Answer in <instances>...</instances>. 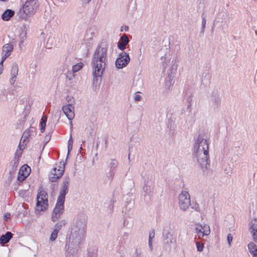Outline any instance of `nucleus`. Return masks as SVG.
I'll list each match as a JSON object with an SVG mask.
<instances>
[{
  "label": "nucleus",
  "mask_w": 257,
  "mask_h": 257,
  "mask_svg": "<svg viewBox=\"0 0 257 257\" xmlns=\"http://www.w3.org/2000/svg\"><path fill=\"white\" fill-rule=\"evenodd\" d=\"M15 14V12L12 10L8 9L4 12L2 15V18L3 20L9 21Z\"/></svg>",
  "instance_id": "22"
},
{
  "label": "nucleus",
  "mask_w": 257,
  "mask_h": 257,
  "mask_svg": "<svg viewBox=\"0 0 257 257\" xmlns=\"http://www.w3.org/2000/svg\"><path fill=\"white\" fill-rule=\"evenodd\" d=\"M196 226L195 230L199 238L210 234V230L209 225L204 224L202 226L201 224H197Z\"/></svg>",
  "instance_id": "14"
},
{
  "label": "nucleus",
  "mask_w": 257,
  "mask_h": 257,
  "mask_svg": "<svg viewBox=\"0 0 257 257\" xmlns=\"http://www.w3.org/2000/svg\"><path fill=\"white\" fill-rule=\"evenodd\" d=\"M80 150H81V149H82V147H80Z\"/></svg>",
  "instance_id": "54"
},
{
  "label": "nucleus",
  "mask_w": 257,
  "mask_h": 257,
  "mask_svg": "<svg viewBox=\"0 0 257 257\" xmlns=\"http://www.w3.org/2000/svg\"><path fill=\"white\" fill-rule=\"evenodd\" d=\"M10 213H6L5 215H4V219L5 220H8V219H9L10 217Z\"/></svg>",
  "instance_id": "43"
},
{
  "label": "nucleus",
  "mask_w": 257,
  "mask_h": 257,
  "mask_svg": "<svg viewBox=\"0 0 257 257\" xmlns=\"http://www.w3.org/2000/svg\"><path fill=\"white\" fill-rule=\"evenodd\" d=\"M62 110L69 120H72L74 118V107L72 104L64 105Z\"/></svg>",
  "instance_id": "15"
},
{
  "label": "nucleus",
  "mask_w": 257,
  "mask_h": 257,
  "mask_svg": "<svg viewBox=\"0 0 257 257\" xmlns=\"http://www.w3.org/2000/svg\"><path fill=\"white\" fill-rule=\"evenodd\" d=\"M85 143V141H82V144H84Z\"/></svg>",
  "instance_id": "52"
},
{
  "label": "nucleus",
  "mask_w": 257,
  "mask_h": 257,
  "mask_svg": "<svg viewBox=\"0 0 257 257\" xmlns=\"http://www.w3.org/2000/svg\"><path fill=\"white\" fill-rule=\"evenodd\" d=\"M193 155L196 158L198 164L203 172L209 168L210 160L209 151L204 152L198 151L197 152H193Z\"/></svg>",
  "instance_id": "4"
},
{
  "label": "nucleus",
  "mask_w": 257,
  "mask_h": 257,
  "mask_svg": "<svg viewBox=\"0 0 257 257\" xmlns=\"http://www.w3.org/2000/svg\"><path fill=\"white\" fill-rule=\"evenodd\" d=\"M128 160H129V161H130V154H128Z\"/></svg>",
  "instance_id": "50"
},
{
  "label": "nucleus",
  "mask_w": 257,
  "mask_h": 257,
  "mask_svg": "<svg viewBox=\"0 0 257 257\" xmlns=\"http://www.w3.org/2000/svg\"><path fill=\"white\" fill-rule=\"evenodd\" d=\"M13 50V46L10 43L5 44L3 49L2 58L3 61H5L10 55Z\"/></svg>",
  "instance_id": "18"
},
{
  "label": "nucleus",
  "mask_w": 257,
  "mask_h": 257,
  "mask_svg": "<svg viewBox=\"0 0 257 257\" xmlns=\"http://www.w3.org/2000/svg\"><path fill=\"white\" fill-rule=\"evenodd\" d=\"M72 146H68V155L69 154V152L72 150Z\"/></svg>",
  "instance_id": "45"
},
{
  "label": "nucleus",
  "mask_w": 257,
  "mask_h": 257,
  "mask_svg": "<svg viewBox=\"0 0 257 257\" xmlns=\"http://www.w3.org/2000/svg\"><path fill=\"white\" fill-rule=\"evenodd\" d=\"M249 230L251 234L253 240L257 242V219L254 218L249 224Z\"/></svg>",
  "instance_id": "16"
},
{
  "label": "nucleus",
  "mask_w": 257,
  "mask_h": 257,
  "mask_svg": "<svg viewBox=\"0 0 257 257\" xmlns=\"http://www.w3.org/2000/svg\"><path fill=\"white\" fill-rule=\"evenodd\" d=\"M202 28H201V33H203L204 32V30L206 27V20L205 17L203 15H202Z\"/></svg>",
  "instance_id": "35"
},
{
  "label": "nucleus",
  "mask_w": 257,
  "mask_h": 257,
  "mask_svg": "<svg viewBox=\"0 0 257 257\" xmlns=\"http://www.w3.org/2000/svg\"><path fill=\"white\" fill-rule=\"evenodd\" d=\"M48 207V194L45 190L40 191L37 196L35 212L37 214L45 211Z\"/></svg>",
  "instance_id": "5"
},
{
  "label": "nucleus",
  "mask_w": 257,
  "mask_h": 257,
  "mask_svg": "<svg viewBox=\"0 0 257 257\" xmlns=\"http://www.w3.org/2000/svg\"><path fill=\"white\" fill-rule=\"evenodd\" d=\"M23 146V145H22L21 144V142H20L19 143V146H18L19 150H18V149L17 150L16 153H15V157H17V158L19 159L20 157H21V155L22 154V150L25 148L24 147L23 148H22Z\"/></svg>",
  "instance_id": "30"
},
{
  "label": "nucleus",
  "mask_w": 257,
  "mask_h": 257,
  "mask_svg": "<svg viewBox=\"0 0 257 257\" xmlns=\"http://www.w3.org/2000/svg\"><path fill=\"white\" fill-rule=\"evenodd\" d=\"M192 93H190L186 98L187 102L188 103L187 105V109L189 110V112H191V102L192 101Z\"/></svg>",
  "instance_id": "31"
},
{
  "label": "nucleus",
  "mask_w": 257,
  "mask_h": 257,
  "mask_svg": "<svg viewBox=\"0 0 257 257\" xmlns=\"http://www.w3.org/2000/svg\"><path fill=\"white\" fill-rule=\"evenodd\" d=\"M4 61L3 60V59H2V61L1 62H0V74H1L2 73V72H3V63H4Z\"/></svg>",
  "instance_id": "41"
},
{
  "label": "nucleus",
  "mask_w": 257,
  "mask_h": 257,
  "mask_svg": "<svg viewBox=\"0 0 257 257\" xmlns=\"http://www.w3.org/2000/svg\"><path fill=\"white\" fill-rule=\"evenodd\" d=\"M155 237V230L153 229L149 233V246L151 251L153 250L152 239Z\"/></svg>",
  "instance_id": "28"
},
{
  "label": "nucleus",
  "mask_w": 257,
  "mask_h": 257,
  "mask_svg": "<svg viewBox=\"0 0 257 257\" xmlns=\"http://www.w3.org/2000/svg\"><path fill=\"white\" fill-rule=\"evenodd\" d=\"M130 61L128 54L125 52L120 53L115 61V66L118 69L125 67Z\"/></svg>",
  "instance_id": "12"
},
{
  "label": "nucleus",
  "mask_w": 257,
  "mask_h": 257,
  "mask_svg": "<svg viewBox=\"0 0 257 257\" xmlns=\"http://www.w3.org/2000/svg\"><path fill=\"white\" fill-rule=\"evenodd\" d=\"M163 248L165 250L170 252L173 247H175L176 240L173 237V235L168 231L163 232Z\"/></svg>",
  "instance_id": "9"
},
{
  "label": "nucleus",
  "mask_w": 257,
  "mask_h": 257,
  "mask_svg": "<svg viewBox=\"0 0 257 257\" xmlns=\"http://www.w3.org/2000/svg\"><path fill=\"white\" fill-rule=\"evenodd\" d=\"M58 233V232L54 229L53 231L51 233V236L50 237V240L51 241H54L57 237Z\"/></svg>",
  "instance_id": "34"
},
{
  "label": "nucleus",
  "mask_w": 257,
  "mask_h": 257,
  "mask_svg": "<svg viewBox=\"0 0 257 257\" xmlns=\"http://www.w3.org/2000/svg\"><path fill=\"white\" fill-rule=\"evenodd\" d=\"M65 224H66L65 220H61L55 224L54 230L59 232V231L61 229L62 226H64Z\"/></svg>",
  "instance_id": "29"
},
{
  "label": "nucleus",
  "mask_w": 257,
  "mask_h": 257,
  "mask_svg": "<svg viewBox=\"0 0 257 257\" xmlns=\"http://www.w3.org/2000/svg\"><path fill=\"white\" fill-rule=\"evenodd\" d=\"M87 217L83 214L78 215L71 228V234L66 250V255L72 257L77 254L80 244L83 241L86 229Z\"/></svg>",
  "instance_id": "1"
},
{
  "label": "nucleus",
  "mask_w": 257,
  "mask_h": 257,
  "mask_svg": "<svg viewBox=\"0 0 257 257\" xmlns=\"http://www.w3.org/2000/svg\"><path fill=\"white\" fill-rule=\"evenodd\" d=\"M150 188V187L148 186H145L143 188L144 191L146 192V193H149V191L150 189V188Z\"/></svg>",
  "instance_id": "44"
},
{
  "label": "nucleus",
  "mask_w": 257,
  "mask_h": 257,
  "mask_svg": "<svg viewBox=\"0 0 257 257\" xmlns=\"http://www.w3.org/2000/svg\"><path fill=\"white\" fill-rule=\"evenodd\" d=\"M128 27L126 26L125 28V31H127L128 30Z\"/></svg>",
  "instance_id": "49"
},
{
  "label": "nucleus",
  "mask_w": 257,
  "mask_h": 257,
  "mask_svg": "<svg viewBox=\"0 0 257 257\" xmlns=\"http://www.w3.org/2000/svg\"><path fill=\"white\" fill-rule=\"evenodd\" d=\"M40 7L38 0H26L22 1L21 7L18 15L21 20L28 21L37 12Z\"/></svg>",
  "instance_id": "3"
},
{
  "label": "nucleus",
  "mask_w": 257,
  "mask_h": 257,
  "mask_svg": "<svg viewBox=\"0 0 257 257\" xmlns=\"http://www.w3.org/2000/svg\"><path fill=\"white\" fill-rule=\"evenodd\" d=\"M19 72V67L16 63L13 64L11 70V78L10 79V83L13 85L16 81L17 76Z\"/></svg>",
  "instance_id": "17"
},
{
  "label": "nucleus",
  "mask_w": 257,
  "mask_h": 257,
  "mask_svg": "<svg viewBox=\"0 0 257 257\" xmlns=\"http://www.w3.org/2000/svg\"><path fill=\"white\" fill-rule=\"evenodd\" d=\"M142 252L140 249L137 248L134 254L132 257H142Z\"/></svg>",
  "instance_id": "37"
},
{
  "label": "nucleus",
  "mask_w": 257,
  "mask_h": 257,
  "mask_svg": "<svg viewBox=\"0 0 257 257\" xmlns=\"http://www.w3.org/2000/svg\"><path fill=\"white\" fill-rule=\"evenodd\" d=\"M65 170V164L64 162H60L56 167H54L49 175V178L52 182H56L63 175Z\"/></svg>",
  "instance_id": "7"
},
{
  "label": "nucleus",
  "mask_w": 257,
  "mask_h": 257,
  "mask_svg": "<svg viewBox=\"0 0 257 257\" xmlns=\"http://www.w3.org/2000/svg\"><path fill=\"white\" fill-rule=\"evenodd\" d=\"M70 123L71 128H72V121L71 120H70Z\"/></svg>",
  "instance_id": "48"
},
{
  "label": "nucleus",
  "mask_w": 257,
  "mask_h": 257,
  "mask_svg": "<svg viewBox=\"0 0 257 257\" xmlns=\"http://www.w3.org/2000/svg\"><path fill=\"white\" fill-rule=\"evenodd\" d=\"M64 212V202L57 200L56 204L51 215L53 222L57 221Z\"/></svg>",
  "instance_id": "10"
},
{
  "label": "nucleus",
  "mask_w": 257,
  "mask_h": 257,
  "mask_svg": "<svg viewBox=\"0 0 257 257\" xmlns=\"http://www.w3.org/2000/svg\"><path fill=\"white\" fill-rule=\"evenodd\" d=\"M72 145H73V139L72 138V136L71 135L70 138L68 141V146H71Z\"/></svg>",
  "instance_id": "39"
},
{
  "label": "nucleus",
  "mask_w": 257,
  "mask_h": 257,
  "mask_svg": "<svg viewBox=\"0 0 257 257\" xmlns=\"http://www.w3.org/2000/svg\"><path fill=\"white\" fill-rule=\"evenodd\" d=\"M13 234L10 231L6 232L5 234L1 236L0 237V243L3 244L8 243L13 237Z\"/></svg>",
  "instance_id": "20"
},
{
  "label": "nucleus",
  "mask_w": 257,
  "mask_h": 257,
  "mask_svg": "<svg viewBox=\"0 0 257 257\" xmlns=\"http://www.w3.org/2000/svg\"><path fill=\"white\" fill-rule=\"evenodd\" d=\"M46 137H48V140H49V139H50V137H49V136H46Z\"/></svg>",
  "instance_id": "51"
},
{
  "label": "nucleus",
  "mask_w": 257,
  "mask_h": 257,
  "mask_svg": "<svg viewBox=\"0 0 257 257\" xmlns=\"http://www.w3.org/2000/svg\"><path fill=\"white\" fill-rule=\"evenodd\" d=\"M31 171V168L27 165L22 166L18 173V180L20 182L25 180L29 175Z\"/></svg>",
  "instance_id": "13"
},
{
  "label": "nucleus",
  "mask_w": 257,
  "mask_h": 257,
  "mask_svg": "<svg viewBox=\"0 0 257 257\" xmlns=\"http://www.w3.org/2000/svg\"><path fill=\"white\" fill-rule=\"evenodd\" d=\"M196 247H197V250L198 251L201 252L203 250L204 245L203 243H202L200 242H197L196 243Z\"/></svg>",
  "instance_id": "36"
},
{
  "label": "nucleus",
  "mask_w": 257,
  "mask_h": 257,
  "mask_svg": "<svg viewBox=\"0 0 257 257\" xmlns=\"http://www.w3.org/2000/svg\"><path fill=\"white\" fill-rule=\"evenodd\" d=\"M117 161L115 159H112L109 164V168L110 172V175L109 177H110L111 180H112L113 178V176L115 173L114 170L117 167Z\"/></svg>",
  "instance_id": "21"
},
{
  "label": "nucleus",
  "mask_w": 257,
  "mask_h": 257,
  "mask_svg": "<svg viewBox=\"0 0 257 257\" xmlns=\"http://www.w3.org/2000/svg\"><path fill=\"white\" fill-rule=\"evenodd\" d=\"M83 64L82 62H79L72 67V71L73 72H78L83 67Z\"/></svg>",
  "instance_id": "32"
},
{
  "label": "nucleus",
  "mask_w": 257,
  "mask_h": 257,
  "mask_svg": "<svg viewBox=\"0 0 257 257\" xmlns=\"http://www.w3.org/2000/svg\"><path fill=\"white\" fill-rule=\"evenodd\" d=\"M190 206H191V208L194 210L198 212H200L199 205L196 202L193 201L192 203H191V205Z\"/></svg>",
  "instance_id": "33"
},
{
  "label": "nucleus",
  "mask_w": 257,
  "mask_h": 257,
  "mask_svg": "<svg viewBox=\"0 0 257 257\" xmlns=\"http://www.w3.org/2000/svg\"><path fill=\"white\" fill-rule=\"evenodd\" d=\"M130 40L127 36L125 34H123L120 38V41L117 43L118 48L121 50H123L126 48V46L128 44Z\"/></svg>",
  "instance_id": "19"
},
{
  "label": "nucleus",
  "mask_w": 257,
  "mask_h": 257,
  "mask_svg": "<svg viewBox=\"0 0 257 257\" xmlns=\"http://www.w3.org/2000/svg\"><path fill=\"white\" fill-rule=\"evenodd\" d=\"M30 128L26 130L22 135L20 142L21 143L25 144V145H26V144L29 142V138L31 136L30 134Z\"/></svg>",
  "instance_id": "24"
},
{
  "label": "nucleus",
  "mask_w": 257,
  "mask_h": 257,
  "mask_svg": "<svg viewBox=\"0 0 257 257\" xmlns=\"http://www.w3.org/2000/svg\"><path fill=\"white\" fill-rule=\"evenodd\" d=\"M178 204L180 209L183 211H186L191 205V198L187 191H182L178 196Z\"/></svg>",
  "instance_id": "8"
},
{
  "label": "nucleus",
  "mask_w": 257,
  "mask_h": 257,
  "mask_svg": "<svg viewBox=\"0 0 257 257\" xmlns=\"http://www.w3.org/2000/svg\"><path fill=\"white\" fill-rule=\"evenodd\" d=\"M70 181V179L69 177L64 178L62 185L57 200L65 202V196L68 193L69 191L68 187Z\"/></svg>",
  "instance_id": "11"
},
{
  "label": "nucleus",
  "mask_w": 257,
  "mask_h": 257,
  "mask_svg": "<svg viewBox=\"0 0 257 257\" xmlns=\"http://www.w3.org/2000/svg\"><path fill=\"white\" fill-rule=\"evenodd\" d=\"M142 98L141 96L140 95L137 94L135 96L134 99L136 101H140Z\"/></svg>",
  "instance_id": "42"
},
{
  "label": "nucleus",
  "mask_w": 257,
  "mask_h": 257,
  "mask_svg": "<svg viewBox=\"0 0 257 257\" xmlns=\"http://www.w3.org/2000/svg\"><path fill=\"white\" fill-rule=\"evenodd\" d=\"M256 54L257 55V48H256Z\"/></svg>",
  "instance_id": "53"
},
{
  "label": "nucleus",
  "mask_w": 257,
  "mask_h": 257,
  "mask_svg": "<svg viewBox=\"0 0 257 257\" xmlns=\"http://www.w3.org/2000/svg\"><path fill=\"white\" fill-rule=\"evenodd\" d=\"M252 257H257V256H252Z\"/></svg>",
  "instance_id": "55"
},
{
  "label": "nucleus",
  "mask_w": 257,
  "mask_h": 257,
  "mask_svg": "<svg viewBox=\"0 0 257 257\" xmlns=\"http://www.w3.org/2000/svg\"><path fill=\"white\" fill-rule=\"evenodd\" d=\"M19 162V158H17V157H14V159L11 162V164L12 166V171L13 172H15L16 171Z\"/></svg>",
  "instance_id": "27"
},
{
  "label": "nucleus",
  "mask_w": 257,
  "mask_h": 257,
  "mask_svg": "<svg viewBox=\"0 0 257 257\" xmlns=\"http://www.w3.org/2000/svg\"><path fill=\"white\" fill-rule=\"evenodd\" d=\"M233 240V236L231 234L229 233L227 235V241L229 245V246H231V243Z\"/></svg>",
  "instance_id": "38"
},
{
  "label": "nucleus",
  "mask_w": 257,
  "mask_h": 257,
  "mask_svg": "<svg viewBox=\"0 0 257 257\" xmlns=\"http://www.w3.org/2000/svg\"><path fill=\"white\" fill-rule=\"evenodd\" d=\"M47 119V117L44 115H43L41 118V122H40V124H41L40 131H41V132L42 133L45 131V127L46 125Z\"/></svg>",
  "instance_id": "26"
},
{
  "label": "nucleus",
  "mask_w": 257,
  "mask_h": 257,
  "mask_svg": "<svg viewBox=\"0 0 257 257\" xmlns=\"http://www.w3.org/2000/svg\"><path fill=\"white\" fill-rule=\"evenodd\" d=\"M110 202H111V204L109 206L108 208L111 211H112L113 210V208H114V205H113L114 201L112 200H111Z\"/></svg>",
  "instance_id": "40"
},
{
  "label": "nucleus",
  "mask_w": 257,
  "mask_h": 257,
  "mask_svg": "<svg viewBox=\"0 0 257 257\" xmlns=\"http://www.w3.org/2000/svg\"><path fill=\"white\" fill-rule=\"evenodd\" d=\"M108 46L101 43L95 50L92 57L91 65L94 69L93 75L94 78L101 77L106 65Z\"/></svg>",
  "instance_id": "2"
},
{
  "label": "nucleus",
  "mask_w": 257,
  "mask_h": 257,
  "mask_svg": "<svg viewBox=\"0 0 257 257\" xmlns=\"http://www.w3.org/2000/svg\"><path fill=\"white\" fill-rule=\"evenodd\" d=\"M211 101L212 103V105L214 107L218 108L219 106L221 105V98L218 95H214L213 96V98L211 99Z\"/></svg>",
  "instance_id": "25"
},
{
  "label": "nucleus",
  "mask_w": 257,
  "mask_h": 257,
  "mask_svg": "<svg viewBox=\"0 0 257 257\" xmlns=\"http://www.w3.org/2000/svg\"><path fill=\"white\" fill-rule=\"evenodd\" d=\"M87 257H95L94 254L92 253H89L88 254Z\"/></svg>",
  "instance_id": "46"
},
{
  "label": "nucleus",
  "mask_w": 257,
  "mask_h": 257,
  "mask_svg": "<svg viewBox=\"0 0 257 257\" xmlns=\"http://www.w3.org/2000/svg\"><path fill=\"white\" fill-rule=\"evenodd\" d=\"M247 246L248 251L252 256H257V245L252 242H250L248 244Z\"/></svg>",
  "instance_id": "23"
},
{
  "label": "nucleus",
  "mask_w": 257,
  "mask_h": 257,
  "mask_svg": "<svg viewBox=\"0 0 257 257\" xmlns=\"http://www.w3.org/2000/svg\"><path fill=\"white\" fill-rule=\"evenodd\" d=\"M83 1H84V2L85 3H88L91 1V0H83Z\"/></svg>",
  "instance_id": "47"
},
{
  "label": "nucleus",
  "mask_w": 257,
  "mask_h": 257,
  "mask_svg": "<svg viewBox=\"0 0 257 257\" xmlns=\"http://www.w3.org/2000/svg\"><path fill=\"white\" fill-rule=\"evenodd\" d=\"M208 140L202 134H199L194 144V152L209 151Z\"/></svg>",
  "instance_id": "6"
}]
</instances>
